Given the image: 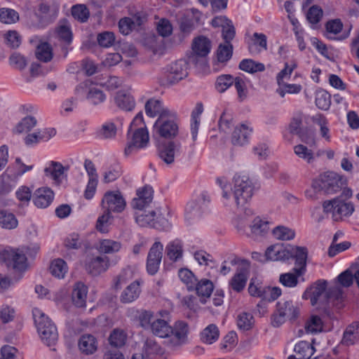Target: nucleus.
Returning <instances> with one entry per match:
<instances>
[{"label":"nucleus","mask_w":359,"mask_h":359,"mask_svg":"<svg viewBox=\"0 0 359 359\" xmlns=\"http://www.w3.org/2000/svg\"><path fill=\"white\" fill-rule=\"evenodd\" d=\"M217 181L222 189L226 205L243 207L253 195V183L246 175H236L233 181H226L224 177L217 178Z\"/></svg>","instance_id":"1"},{"label":"nucleus","mask_w":359,"mask_h":359,"mask_svg":"<svg viewBox=\"0 0 359 359\" xmlns=\"http://www.w3.org/2000/svg\"><path fill=\"white\" fill-rule=\"evenodd\" d=\"M327 286L326 280H318L306 289L303 294V298L310 299L313 306L317 304L322 305L332 304L340 308L344 299L342 289L338 285L329 288Z\"/></svg>","instance_id":"2"},{"label":"nucleus","mask_w":359,"mask_h":359,"mask_svg":"<svg viewBox=\"0 0 359 359\" xmlns=\"http://www.w3.org/2000/svg\"><path fill=\"white\" fill-rule=\"evenodd\" d=\"M307 249L304 247L282 245H274L267 248L265 255L266 259L270 261H283L295 257V267L294 270L297 275L302 276L306 271Z\"/></svg>","instance_id":"3"},{"label":"nucleus","mask_w":359,"mask_h":359,"mask_svg":"<svg viewBox=\"0 0 359 359\" xmlns=\"http://www.w3.org/2000/svg\"><path fill=\"white\" fill-rule=\"evenodd\" d=\"M178 276L180 280L187 285L189 291H194V294H190L183 298L182 303L194 312L200 309V303H202V292L200 289L201 282L198 280L194 274L188 269L179 270Z\"/></svg>","instance_id":"4"},{"label":"nucleus","mask_w":359,"mask_h":359,"mask_svg":"<svg viewBox=\"0 0 359 359\" xmlns=\"http://www.w3.org/2000/svg\"><path fill=\"white\" fill-rule=\"evenodd\" d=\"M32 313L41 340L48 346L55 345L58 338L57 328L55 325L40 309H34Z\"/></svg>","instance_id":"5"},{"label":"nucleus","mask_w":359,"mask_h":359,"mask_svg":"<svg viewBox=\"0 0 359 359\" xmlns=\"http://www.w3.org/2000/svg\"><path fill=\"white\" fill-rule=\"evenodd\" d=\"M233 46L232 43H221L219 44L212 65L203 61V74H217L226 65L233 56Z\"/></svg>","instance_id":"6"},{"label":"nucleus","mask_w":359,"mask_h":359,"mask_svg":"<svg viewBox=\"0 0 359 359\" xmlns=\"http://www.w3.org/2000/svg\"><path fill=\"white\" fill-rule=\"evenodd\" d=\"M322 206L323 212L330 215L334 222L341 221L344 217L351 216L355 210L352 203L346 202L341 198L325 201Z\"/></svg>","instance_id":"7"},{"label":"nucleus","mask_w":359,"mask_h":359,"mask_svg":"<svg viewBox=\"0 0 359 359\" xmlns=\"http://www.w3.org/2000/svg\"><path fill=\"white\" fill-rule=\"evenodd\" d=\"M299 309L296 304L290 300H282L276 304V309L271 318V325L279 327L287 320H293L297 318Z\"/></svg>","instance_id":"8"},{"label":"nucleus","mask_w":359,"mask_h":359,"mask_svg":"<svg viewBox=\"0 0 359 359\" xmlns=\"http://www.w3.org/2000/svg\"><path fill=\"white\" fill-rule=\"evenodd\" d=\"M154 128L161 137L171 139L175 137L179 132L178 124L175 121V115L170 111L168 115L157 118Z\"/></svg>","instance_id":"9"},{"label":"nucleus","mask_w":359,"mask_h":359,"mask_svg":"<svg viewBox=\"0 0 359 359\" xmlns=\"http://www.w3.org/2000/svg\"><path fill=\"white\" fill-rule=\"evenodd\" d=\"M188 62L180 59L172 62L167 67L168 73L165 85L172 86L188 76Z\"/></svg>","instance_id":"10"},{"label":"nucleus","mask_w":359,"mask_h":359,"mask_svg":"<svg viewBox=\"0 0 359 359\" xmlns=\"http://www.w3.org/2000/svg\"><path fill=\"white\" fill-rule=\"evenodd\" d=\"M319 182L323 195H331L341 190V182L338 175L333 172H326L316 179Z\"/></svg>","instance_id":"11"},{"label":"nucleus","mask_w":359,"mask_h":359,"mask_svg":"<svg viewBox=\"0 0 359 359\" xmlns=\"http://www.w3.org/2000/svg\"><path fill=\"white\" fill-rule=\"evenodd\" d=\"M163 245L156 241L149 249L147 259V270L151 275L157 273L163 257Z\"/></svg>","instance_id":"12"},{"label":"nucleus","mask_w":359,"mask_h":359,"mask_svg":"<svg viewBox=\"0 0 359 359\" xmlns=\"http://www.w3.org/2000/svg\"><path fill=\"white\" fill-rule=\"evenodd\" d=\"M109 266V259L106 256L88 257L85 262L86 271L94 276L105 272Z\"/></svg>","instance_id":"13"},{"label":"nucleus","mask_w":359,"mask_h":359,"mask_svg":"<svg viewBox=\"0 0 359 359\" xmlns=\"http://www.w3.org/2000/svg\"><path fill=\"white\" fill-rule=\"evenodd\" d=\"M149 141V133L147 128L141 127L135 130L131 142L125 149V154H130L133 150L147 147Z\"/></svg>","instance_id":"14"},{"label":"nucleus","mask_w":359,"mask_h":359,"mask_svg":"<svg viewBox=\"0 0 359 359\" xmlns=\"http://www.w3.org/2000/svg\"><path fill=\"white\" fill-rule=\"evenodd\" d=\"M102 205L107 211L121 212L126 207V201L119 192L109 191L104 194L102 199Z\"/></svg>","instance_id":"15"},{"label":"nucleus","mask_w":359,"mask_h":359,"mask_svg":"<svg viewBox=\"0 0 359 359\" xmlns=\"http://www.w3.org/2000/svg\"><path fill=\"white\" fill-rule=\"evenodd\" d=\"M210 262V268H208L203 278V304L207 303L206 299L210 297L211 294L215 289L214 280L216 278L217 273V264L215 260H209Z\"/></svg>","instance_id":"16"},{"label":"nucleus","mask_w":359,"mask_h":359,"mask_svg":"<svg viewBox=\"0 0 359 359\" xmlns=\"http://www.w3.org/2000/svg\"><path fill=\"white\" fill-rule=\"evenodd\" d=\"M199 20V11L194 8L191 14L187 13L180 16L177 23L181 32L185 35L190 34L195 28V23L198 22Z\"/></svg>","instance_id":"17"},{"label":"nucleus","mask_w":359,"mask_h":359,"mask_svg":"<svg viewBox=\"0 0 359 359\" xmlns=\"http://www.w3.org/2000/svg\"><path fill=\"white\" fill-rule=\"evenodd\" d=\"M7 265L12 267L15 271L24 272L27 269V257L22 251L17 249L12 250L7 255Z\"/></svg>","instance_id":"18"},{"label":"nucleus","mask_w":359,"mask_h":359,"mask_svg":"<svg viewBox=\"0 0 359 359\" xmlns=\"http://www.w3.org/2000/svg\"><path fill=\"white\" fill-rule=\"evenodd\" d=\"M187 325L183 322H179L175 329L172 328V332H171L168 337V339L166 341L167 344L170 347L179 346L184 344L187 339Z\"/></svg>","instance_id":"19"},{"label":"nucleus","mask_w":359,"mask_h":359,"mask_svg":"<svg viewBox=\"0 0 359 359\" xmlns=\"http://www.w3.org/2000/svg\"><path fill=\"white\" fill-rule=\"evenodd\" d=\"M169 315L167 311H159L156 313L149 310L143 311L140 315V322L142 327L151 331L153 325L157 322L160 317H168Z\"/></svg>","instance_id":"20"},{"label":"nucleus","mask_w":359,"mask_h":359,"mask_svg":"<svg viewBox=\"0 0 359 359\" xmlns=\"http://www.w3.org/2000/svg\"><path fill=\"white\" fill-rule=\"evenodd\" d=\"M145 113L150 117L158 116V118L168 115L170 111L168 108L164 107L162 102L155 98L148 100L144 105Z\"/></svg>","instance_id":"21"},{"label":"nucleus","mask_w":359,"mask_h":359,"mask_svg":"<svg viewBox=\"0 0 359 359\" xmlns=\"http://www.w3.org/2000/svg\"><path fill=\"white\" fill-rule=\"evenodd\" d=\"M165 255L172 262H177L182 260L184 255L182 241L180 239L170 241L165 246Z\"/></svg>","instance_id":"22"},{"label":"nucleus","mask_w":359,"mask_h":359,"mask_svg":"<svg viewBox=\"0 0 359 359\" xmlns=\"http://www.w3.org/2000/svg\"><path fill=\"white\" fill-rule=\"evenodd\" d=\"M180 142H168L159 148L158 156L165 163L172 164L175 161V154L180 150Z\"/></svg>","instance_id":"23"},{"label":"nucleus","mask_w":359,"mask_h":359,"mask_svg":"<svg viewBox=\"0 0 359 359\" xmlns=\"http://www.w3.org/2000/svg\"><path fill=\"white\" fill-rule=\"evenodd\" d=\"M135 221L140 226H150L158 229L160 225L156 222V212L154 210L145 209L142 211H136Z\"/></svg>","instance_id":"24"},{"label":"nucleus","mask_w":359,"mask_h":359,"mask_svg":"<svg viewBox=\"0 0 359 359\" xmlns=\"http://www.w3.org/2000/svg\"><path fill=\"white\" fill-rule=\"evenodd\" d=\"M88 287L81 282L74 284L72 292L73 304L78 308H84L86 305Z\"/></svg>","instance_id":"25"},{"label":"nucleus","mask_w":359,"mask_h":359,"mask_svg":"<svg viewBox=\"0 0 359 359\" xmlns=\"http://www.w3.org/2000/svg\"><path fill=\"white\" fill-rule=\"evenodd\" d=\"M54 194L49 188L43 187L38 189L34 194L33 201L39 208L48 207L53 199Z\"/></svg>","instance_id":"26"},{"label":"nucleus","mask_w":359,"mask_h":359,"mask_svg":"<svg viewBox=\"0 0 359 359\" xmlns=\"http://www.w3.org/2000/svg\"><path fill=\"white\" fill-rule=\"evenodd\" d=\"M252 129L245 124L236 126L232 133L231 143L234 146H243L248 142Z\"/></svg>","instance_id":"27"},{"label":"nucleus","mask_w":359,"mask_h":359,"mask_svg":"<svg viewBox=\"0 0 359 359\" xmlns=\"http://www.w3.org/2000/svg\"><path fill=\"white\" fill-rule=\"evenodd\" d=\"M189 62L195 66L202 65V36L194 38L191 43V50L188 54Z\"/></svg>","instance_id":"28"},{"label":"nucleus","mask_w":359,"mask_h":359,"mask_svg":"<svg viewBox=\"0 0 359 359\" xmlns=\"http://www.w3.org/2000/svg\"><path fill=\"white\" fill-rule=\"evenodd\" d=\"M114 100L116 106L122 110L130 111L135 107V101L133 97L125 90H118Z\"/></svg>","instance_id":"29"},{"label":"nucleus","mask_w":359,"mask_h":359,"mask_svg":"<svg viewBox=\"0 0 359 359\" xmlns=\"http://www.w3.org/2000/svg\"><path fill=\"white\" fill-rule=\"evenodd\" d=\"M313 346L309 342L302 341L294 348V355H290L287 359H310L314 353Z\"/></svg>","instance_id":"30"},{"label":"nucleus","mask_w":359,"mask_h":359,"mask_svg":"<svg viewBox=\"0 0 359 359\" xmlns=\"http://www.w3.org/2000/svg\"><path fill=\"white\" fill-rule=\"evenodd\" d=\"M78 346L80 351L85 355L94 353L97 348V340L91 334H83L79 340Z\"/></svg>","instance_id":"31"},{"label":"nucleus","mask_w":359,"mask_h":359,"mask_svg":"<svg viewBox=\"0 0 359 359\" xmlns=\"http://www.w3.org/2000/svg\"><path fill=\"white\" fill-rule=\"evenodd\" d=\"M141 353H143L147 359H153L154 356L161 355L163 350L154 339L147 338L144 342Z\"/></svg>","instance_id":"32"},{"label":"nucleus","mask_w":359,"mask_h":359,"mask_svg":"<svg viewBox=\"0 0 359 359\" xmlns=\"http://www.w3.org/2000/svg\"><path fill=\"white\" fill-rule=\"evenodd\" d=\"M168 317H160L159 319L154 323L151 332L161 338L168 337L172 332V327L168 323Z\"/></svg>","instance_id":"33"},{"label":"nucleus","mask_w":359,"mask_h":359,"mask_svg":"<svg viewBox=\"0 0 359 359\" xmlns=\"http://www.w3.org/2000/svg\"><path fill=\"white\" fill-rule=\"evenodd\" d=\"M140 293V285L137 281H134L122 292L121 301L123 303H130L139 297Z\"/></svg>","instance_id":"34"},{"label":"nucleus","mask_w":359,"mask_h":359,"mask_svg":"<svg viewBox=\"0 0 359 359\" xmlns=\"http://www.w3.org/2000/svg\"><path fill=\"white\" fill-rule=\"evenodd\" d=\"M35 55L41 62H50L53 56L51 46L47 42L40 43L36 48Z\"/></svg>","instance_id":"35"},{"label":"nucleus","mask_w":359,"mask_h":359,"mask_svg":"<svg viewBox=\"0 0 359 359\" xmlns=\"http://www.w3.org/2000/svg\"><path fill=\"white\" fill-rule=\"evenodd\" d=\"M359 339V323L355 322L349 325L344 333L342 343L350 346Z\"/></svg>","instance_id":"36"},{"label":"nucleus","mask_w":359,"mask_h":359,"mask_svg":"<svg viewBox=\"0 0 359 359\" xmlns=\"http://www.w3.org/2000/svg\"><path fill=\"white\" fill-rule=\"evenodd\" d=\"M67 170L60 163L51 161L49 166L44 169L46 176H50L53 180L60 183V177L64 174L65 170Z\"/></svg>","instance_id":"37"},{"label":"nucleus","mask_w":359,"mask_h":359,"mask_svg":"<svg viewBox=\"0 0 359 359\" xmlns=\"http://www.w3.org/2000/svg\"><path fill=\"white\" fill-rule=\"evenodd\" d=\"M121 243L110 239L100 241L97 249L101 253L112 254L120 250Z\"/></svg>","instance_id":"38"},{"label":"nucleus","mask_w":359,"mask_h":359,"mask_svg":"<svg viewBox=\"0 0 359 359\" xmlns=\"http://www.w3.org/2000/svg\"><path fill=\"white\" fill-rule=\"evenodd\" d=\"M202 113V104H197L196 108L193 110L191 117V133L192 140L195 141L201 123V114Z\"/></svg>","instance_id":"39"},{"label":"nucleus","mask_w":359,"mask_h":359,"mask_svg":"<svg viewBox=\"0 0 359 359\" xmlns=\"http://www.w3.org/2000/svg\"><path fill=\"white\" fill-rule=\"evenodd\" d=\"M126 341V334L123 330L115 329L109 337L110 348L109 349H118L122 347Z\"/></svg>","instance_id":"40"},{"label":"nucleus","mask_w":359,"mask_h":359,"mask_svg":"<svg viewBox=\"0 0 359 359\" xmlns=\"http://www.w3.org/2000/svg\"><path fill=\"white\" fill-rule=\"evenodd\" d=\"M36 123L37 121L34 116H25L15 126L13 130V132L15 134H20L25 131H30L36 126Z\"/></svg>","instance_id":"41"},{"label":"nucleus","mask_w":359,"mask_h":359,"mask_svg":"<svg viewBox=\"0 0 359 359\" xmlns=\"http://www.w3.org/2000/svg\"><path fill=\"white\" fill-rule=\"evenodd\" d=\"M239 69L248 73H256L257 72H263L265 69L264 64L257 62L251 59H244L241 61Z\"/></svg>","instance_id":"42"},{"label":"nucleus","mask_w":359,"mask_h":359,"mask_svg":"<svg viewBox=\"0 0 359 359\" xmlns=\"http://www.w3.org/2000/svg\"><path fill=\"white\" fill-rule=\"evenodd\" d=\"M251 233L253 236H262L265 235L269 231V224L268 222L263 221L259 217H256L250 226Z\"/></svg>","instance_id":"43"},{"label":"nucleus","mask_w":359,"mask_h":359,"mask_svg":"<svg viewBox=\"0 0 359 359\" xmlns=\"http://www.w3.org/2000/svg\"><path fill=\"white\" fill-rule=\"evenodd\" d=\"M294 153L307 163H312L315 161V154L306 146L299 144L294 147Z\"/></svg>","instance_id":"44"},{"label":"nucleus","mask_w":359,"mask_h":359,"mask_svg":"<svg viewBox=\"0 0 359 359\" xmlns=\"http://www.w3.org/2000/svg\"><path fill=\"white\" fill-rule=\"evenodd\" d=\"M0 226L7 229H13L17 227L18 220L13 213L0 210Z\"/></svg>","instance_id":"45"},{"label":"nucleus","mask_w":359,"mask_h":359,"mask_svg":"<svg viewBox=\"0 0 359 359\" xmlns=\"http://www.w3.org/2000/svg\"><path fill=\"white\" fill-rule=\"evenodd\" d=\"M49 269L53 276L58 278H62L67 271V266L63 259H57L52 262Z\"/></svg>","instance_id":"46"},{"label":"nucleus","mask_w":359,"mask_h":359,"mask_svg":"<svg viewBox=\"0 0 359 359\" xmlns=\"http://www.w3.org/2000/svg\"><path fill=\"white\" fill-rule=\"evenodd\" d=\"M219 336V329L215 324H210L203 329V343L212 344L218 339Z\"/></svg>","instance_id":"47"},{"label":"nucleus","mask_w":359,"mask_h":359,"mask_svg":"<svg viewBox=\"0 0 359 359\" xmlns=\"http://www.w3.org/2000/svg\"><path fill=\"white\" fill-rule=\"evenodd\" d=\"M273 235L278 240L290 241L294 238L295 232L288 227L278 226L273 230Z\"/></svg>","instance_id":"48"},{"label":"nucleus","mask_w":359,"mask_h":359,"mask_svg":"<svg viewBox=\"0 0 359 359\" xmlns=\"http://www.w3.org/2000/svg\"><path fill=\"white\" fill-rule=\"evenodd\" d=\"M254 325V318L247 312L241 313L237 317V326L243 331L250 330Z\"/></svg>","instance_id":"49"},{"label":"nucleus","mask_w":359,"mask_h":359,"mask_svg":"<svg viewBox=\"0 0 359 359\" xmlns=\"http://www.w3.org/2000/svg\"><path fill=\"white\" fill-rule=\"evenodd\" d=\"M316 104L322 110H327L331 104L330 95L325 90H318L316 94Z\"/></svg>","instance_id":"50"},{"label":"nucleus","mask_w":359,"mask_h":359,"mask_svg":"<svg viewBox=\"0 0 359 359\" xmlns=\"http://www.w3.org/2000/svg\"><path fill=\"white\" fill-rule=\"evenodd\" d=\"M234 77L231 74H222L219 76L215 81V88L219 93H224L233 85Z\"/></svg>","instance_id":"51"},{"label":"nucleus","mask_w":359,"mask_h":359,"mask_svg":"<svg viewBox=\"0 0 359 359\" xmlns=\"http://www.w3.org/2000/svg\"><path fill=\"white\" fill-rule=\"evenodd\" d=\"M19 20L18 13L11 8H3L0 9V21L5 24H13Z\"/></svg>","instance_id":"52"},{"label":"nucleus","mask_w":359,"mask_h":359,"mask_svg":"<svg viewBox=\"0 0 359 359\" xmlns=\"http://www.w3.org/2000/svg\"><path fill=\"white\" fill-rule=\"evenodd\" d=\"M72 16L81 22H86L90 13L87 7L83 4H77L72 8Z\"/></svg>","instance_id":"53"},{"label":"nucleus","mask_w":359,"mask_h":359,"mask_svg":"<svg viewBox=\"0 0 359 359\" xmlns=\"http://www.w3.org/2000/svg\"><path fill=\"white\" fill-rule=\"evenodd\" d=\"M113 217L111 212L105 210L102 215L100 216L97 220L96 229L101 233H107L108 231V226L111 224Z\"/></svg>","instance_id":"54"},{"label":"nucleus","mask_w":359,"mask_h":359,"mask_svg":"<svg viewBox=\"0 0 359 359\" xmlns=\"http://www.w3.org/2000/svg\"><path fill=\"white\" fill-rule=\"evenodd\" d=\"M247 276L244 271L237 273L231 280V286L233 290L241 291L245 286Z\"/></svg>","instance_id":"55"},{"label":"nucleus","mask_w":359,"mask_h":359,"mask_svg":"<svg viewBox=\"0 0 359 359\" xmlns=\"http://www.w3.org/2000/svg\"><path fill=\"white\" fill-rule=\"evenodd\" d=\"M302 90V86L298 84H287L286 83H283L278 85V88L276 90L278 94L280 95L281 97H285L286 93L289 94H297Z\"/></svg>","instance_id":"56"},{"label":"nucleus","mask_w":359,"mask_h":359,"mask_svg":"<svg viewBox=\"0 0 359 359\" xmlns=\"http://www.w3.org/2000/svg\"><path fill=\"white\" fill-rule=\"evenodd\" d=\"M305 329L307 332L316 333L323 329V322L318 316H312L305 324Z\"/></svg>","instance_id":"57"},{"label":"nucleus","mask_w":359,"mask_h":359,"mask_svg":"<svg viewBox=\"0 0 359 359\" xmlns=\"http://www.w3.org/2000/svg\"><path fill=\"white\" fill-rule=\"evenodd\" d=\"M83 245V240L78 233H72L65 240V246L68 250H78Z\"/></svg>","instance_id":"58"},{"label":"nucleus","mask_w":359,"mask_h":359,"mask_svg":"<svg viewBox=\"0 0 359 359\" xmlns=\"http://www.w3.org/2000/svg\"><path fill=\"white\" fill-rule=\"evenodd\" d=\"M294 273H283L279 277V281L280 283L288 287H294L297 286L298 284V277L299 276L297 275L296 271L294 270Z\"/></svg>","instance_id":"59"},{"label":"nucleus","mask_w":359,"mask_h":359,"mask_svg":"<svg viewBox=\"0 0 359 359\" xmlns=\"http://www.w3.org/2000/svg\"><path fill=\"white\" fill-rule=\"evenodd\" d=\"M233 84H234L236 89L239 100H244L247 97L248 94V88L245 80L240 76L235 77Z\"/></svg>","instance_id":"60"},{"label":"nucleus","mask_w":359,"mask_h":359,"mask_svg":"<svg viewBox=\"0 0 359 359\" xmlns=\"http://www.w3.org/2000/svg\"><path fill=\"white\" fill-rule=\"evenodd\" d=\"M97 40L100 46L108 48L114 45L115 36L111 32H104L97 35Z\"/></svg>","instance_id":"61"},{"label":"nucleus","mask_w":359,"mask_h":359,"mask_svg":"<svg viewBox=\"0 0 359 359\" xmlns=\"http://www.w3.org/2000/svg\"><path fill=\"white\" fill-rule=\"evenodd\" d=\"M323 195L319 182L316 179L313 181L311 187L305 191L306 197L312 201L320 199Z\"/></svg>","instance_id":"62"},{"label":"nucleus","mask_w":359,"mask_h":359,"mask_svg":"<svg viewBox=\"0 0 359 359\" xmlns=\"http://www.w3.org/2000/svg\"><path fill=\"white\" fill-rule=\"evenodd\" d=\"M158 34L162 37L169 36L172 32V26L167 19H161L156 27Z\"/></svg>","instance_id":"63"},{"label":"nucleus","mask_w":359,"mask_h":359,"mask_svg":"<svg viewBox=\"0 0 359 359\" xmlns=\"http://www.w3.org/2000/svg\"><path fill=\"white\" fill-rule=\"evenodd\" d=\"M233 123V118L230 114L224 112L219 122V128L221 131L228 133L231 131Z\"/></svg>","instance_id":"64"}]
</instances>
